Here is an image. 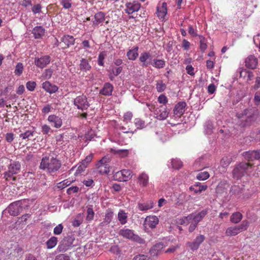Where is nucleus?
<instances>
[{
	"instance_id": "nucleus-1",
	"label": "nucleus",
	"mask_w": 260,
	"mask_h": 260,
	"mask_svg": "<svg viewBox=\"0 0 260 260\" xmlns=\"http://www.w3.org/2000/svg\"><path fill=\"white\" fill-rule=\"evenodd\" d=\"M61 163L56 157L45 156L43 157L39 166L41 170H46L49 174L56 173L61 168Z\"/></svg>"
},
{
	"instance_id": "nucleus-2",
	"label": "nucleus",
	"mask_w": 260,
	"mask_h": 260,
	"mask_svg": "<svg viewBox=\"0 0 260 260\" xmlns=\"http://www.w3.org/2000/svg\"><path fill=\"white\" fill-rule=\"evenodd\" d=\"M253 170L252 164L241 162L235 166L233 171V175L235 178L239 179L243 176H249Z\"/></svg>"
},
{
	"instance_id": "nucleus-3",
	"label": "nucleus",
	"mask_w": 260,
	"mask_h": 260,
	"mask_svg": "<svg viewBox=\"0 0 260 260\" xmlns=\"http://www.w3.org/2000/svg\"><path fill=\"white\" fill-rule=\"evenodd\" d=\"M119 235L124 238L136 242L139 244H144L145 240L139 237L138 235L134 233L132 230L124 228L119 231Z\"/></svg>"
},
{
	"instance_id": "nucleus-4",
	"label": "nucleus",
	"mask_w": 260,
	"mask_h": 260,
	"mask_svg": "<svg viewBox=\"0 0 260 260\" xmlns=\"http://www.w3.org/2000/svg\"><path fill=\"white\" fill-rule=\"evenodd\" d=\"M75 238L72 236L64 237L59 243L56 250L58 252H63L71 249L73 246Z\"/></svg>"
},
{
	"instance_id": "nucleus-5",
	"label": "nucleus",
	"mask_w": 260,
	"mask_h": 260,
	"mask_svg": "<svg viewBox=\"0 0 260 260\" xmlns=\"http://www.w3.org/2000/svg\"><path fill=\"white\" fill-rule=\"evenodd\" d=\"M20 167V164L18 161H11L10 164L8 166V171L4 173L5 178L8 180L13 177V180H15V177H13V175L19 172Z\"/></svg>"
},
{
	"instance_id": "nucleus-6",
	"label": "nucleus",
	"mask_w": 260,
	"mask_h": 260,
	"mask_svg": "<svg viewBox=\"0 0 260 260\" xmlns=\"http://www.w3.org/2000/svg\"><path fill=\"white\" fill-rule=\"evenodd\" d=\"M159 219L155 215L147 216L143 223L144 230L148 232L150 229H155L158 224Z\"/></svg>"
},
{
	"instance_id": "nucleus-7",
	"label": "nucleus",
	"mask_w": 260,
	"mask_h": 260,
	"mask_svg": "<svg viewBox=\"0 0 260 260\" xmlns=\"http://www.w3.org/2000/svg\"><path fill=\"white\" fill-rule=\"evenodd\" d=\"M74 104L78 109L82 111L87 109L90 105L87 98L84 95L77 96L74 100Z\"/></svg>"
},
{
	"instance_id": "nucleus-8",
	"label": "nucleus",
	"mask_w": 260,
	"mask_h": 260,
	"mask_svg": "<svg viewBox=\"0 0 260 260\" xmlns=\"http://www.w3.org/2000/svg\"><path fill=\"white\" fill-rule=\"evenodd\" d=\"M51 61V57L48 55L36 57L35 58L34 63L38 68L44 69L46 67Z\"/></svg>"
},
{
	"instance_id": "nucleus-9",
	"label": "nucleus",
	"mask_w": 260,
	"mask_h": 260,
	"mask_svg": "<svg viewBox=\"0 0 260 260\" xmlns=\"http://www.w3.org/2000/svg\"><path fill=\"white\" fill-rule=\"evenodd\" d=\"M9 213L14 216L18 215L22 211V207L20 201L11 203L7 208Z\"/></svg>"
},
{
	"instance_id": "nucleus-10",
	"label": "nucleus",
	"mask_w": 260,
	"mask_h": 260,
	"mask_svg": "<svg viewBox=\"0 0 260 260\" xmlns=\"http://www.w3.org/2000/svg\"><path fill=\"white\" fill-rule=\"evenodd\" d=\"M23 249L17 246L14 249L10 250L9 254L7 256V260H18V259L23 254Z\"/></svg>"
},
{
	"instance_id": "nucleus-11",
	"label": "nucleus",
	"mask_w": 260,
	"mask_h": 260,
	"mask_svg": "<svg viewBox=\"0 0 260 260\" xmlns=\"http://www.w3.org/2000/svg\"><path fill=\"white\" fill-rule=\"evenodd\" d=\"M169 113V110L166 107L164 106H160L156 108L154 111L155 118L159 120H162L166 119L168 116Z\"/></svg>"
},
{
	"instance_id": "nucleus-12",
	"label": "nucleus",
	"mask_w": 260,
	"mask_h": 260,
	"mask_svg": "<svg viewBox=\"0 0 260 260\" xmlns=\"http://www.w3.org/2000/svg\"><path fill=\"white\" fill-rule=\"evenodd\" d=\"M205 239V237L204 235H200L198 236L192 242H188L186 245L191 250L196 251L199 248Z\"/></svg>"
},
{
	"instance_id": "nucleus-13",
	"label": "nucleus",
	"mask_w": 260,
	"mask_h": 260,
	"mask_svg": "<svg viewBox=\"0 0 260 260\" xmlns=\"http://www.w3.org/2000/svg\"><path fill=\"white\" fill-rule=\"evenodd\" d=\"M139 60L142 63V66L147 67L151 64L153 60L150 52H144L140 54Z\"/></svg>"
},
{
	"instance_id": "nucleus-14",
	"label": "nucleus",
	"mask_w": 260,
	"mask_h": 260,
	"mask_svg": "<svg viewBox=\"0 0 260 260\" xmlns=\"http://www.w3.org/2000/svg\"><path fill=\"white\" fill-rule=\"evenodd\" d=\"M47 120L52 124L55 128H59L62 125V119L61 117L55 114H52L48 117Z\"/></svg>"
},
{
	"instance_id": "nucleus-15",
	"label": "nucleus",
	"mask_w": 260,
	"mask_h": 260,
	"mask_svg": "<svg viewBox=\"0 0 260 260\" xmlns=\"http://www.w3.org/2000/svg\"><path fill=\"white\" fill-rule=\"evenodd\" d=\"M243 156L248 161H253L260 158V152L258 150L245 151L243 153Z\"/></svg>"
},
{
	"instance_id": "nucleus-16",
	"label": "nucleus",
	"mask_w": 260,
	"mask_h": 260,
	"mask_svg": "<svg viewBox=\"0 0 260 260\" xmlns=\"http://www.w3.org/2000/svg\"><path fill=\"white\" fill-rule=\"evenodd\" d=\"M245 66L250 69H254L258 64V60L254 55H249L245 60Z\"/></svg>"
},
{
	"instance_id": "nucleus-17",
	"label": "nucleus",
	"mask_w": 260,
	"mask_h": 260,
	"mask_svg": "<svg viewBox=\"0 0 260 260\" xmlns=\"http://www.w3.org/2000/svg\"><path fill=\"white\" fill-rule=\"evenodd\" d=\"M186 104L184 102H180L177 103L174 109V114L177 117H180L185 112V108Z\"/></svg>"
},
{
	"instance_id": "nucleus-18",
	"label": "nucleus",
	"mask_w": 260,
	"mask_h": 260,
	"mask_svg": "<svg viewBox=\"0 0 260 260\" xmlns=\"http://www.w3.org/2000/svg\"><path fill=\"white\" fill-rule=\"evenodd\" d=\"M141 5L138 3H129L126 5V9L125 10L126 13L131 14L134 12H137L140 9Z\"/></svg>"
},
{
	"instance_id": "nucleus-19",
	"label": "nucleus",
	"mask_w": 260,
	"mask_h": 260,
	"mask_svg": "<svg viewBox=\"0 0 260 260\" xmlns=\"http://www.w3.org/2000/svg\"><path fill=\"white\" fill-rule=\"evenodd\" d=\"M113 88L114 87L112 84L109 82L105 83L100 91V94L105 96H110L112 95Z\"/></svg>"
},
{
	"instance_id": "nucleus-20",
	"label": "nucleus",
	"mask_w": 260,
	"mask_h": 260,
	"mask_svg": "<svg viewBox=\"0 0 260 260\" xmlns=\"http://www.w3.org/2000/svg\"><path fill=\"white\" fill-rule=\"evenodd\" d=\"M94 20L93 21V26H98L99 24H102L105 20V14L103 12H99L95 14L94 16Z\"/></svg>"
},
{
	"instance_id": "nucleus-21",
	"label": "nucleus",
	"mask_w": 260,
	"mask_h": 260,
	"mask_svg": "<svg viewBox=\"0 0 260 260\" xmlns=\"http://www.w3.org/2000/svg\"><path fill=\"white\" fill-rule=\"evenodd\" d=\"M153 207V202L148 201L145 202H139L137 205L138 209L141 211H147Z\"/></svg>"
},
{
	"instance_id": "nucleus-22",
	"label": "nucleus",
	"mask_w": 260,
	"mask_h": 260,
	"mask_svg": "<svg viewBox=\"0 0 260 260\" xmlns=\"http://www.w3.org/2000/svg\"><path fill=\"white\" fill-rule=\"evenodd\" d=\"M42 88L47 92L53 93L58 90V87L54 84H52L49 81H45L42 84Z\"/></svg>"
},
{
	"instance_id": "nucleus-23",
	"label": "nucleus",
	"mask_w": 260,
	"mask_h": 260,
	"mask_svg": "<svg viewBox=\"0 0 260 260\" xmlns=\"http://www.w3.org/2000/svg\"><path fill=\"white\" fill-rule=\"evenodd\" d=\"M207 214V211L206 210H203L197 214L192 213L190 214V216H191V221L197 224H198V223L202 220Z\"/></svg>"
},
{
	"instance_id": "nucleus-24",
	"label": "nucleus",
	"mask_w": 260,
	"mask_h": 260,
	"mask_svg": "<svg viewBox=\"0 0 260 260\" xmlns=\"http://www.w3.org/2000/svg\"><path fill=\"white\" fill-rule=\"evenodd\" d=\"M60 40L66 45L64 48L69 47L71 45H74L75 42V39L72 36L69 35H64Z\"/></svg>"
},
{
	"instance_id": "nucleus-25",
	"label": "nucleus",
	"mask_w": 260,
	"mask_h": 260,
	"mask_svg": "<svg viewBox=\"0 0 260 260\" xmlns=\"http://www.w3.org/2000/svg\"><path fill=\"white\" fill-rule=\"evenodd\" d=\"M138 183L141 186H146L149 182V176L145 173H142L139 175L138 178Z\"/></svg>"
},
{
	"instance_id": "nucleus-26",
	"label": "nucleus",
	"mask_w": 260,
	"mask_h": 260,
	"mask_svg": "<svg viewBox=\"0 0 260 260\" xmlns=\"http://www.w3.org/2000/svg\"><path fill=\"white\" fill-rule=\"evenodd\" d=\"M139 47L135 46L133 49L129 50L126 53V56L129 60H135L138 56Z\"/></svg>"
},
{
	"instance_id": "nucleus-27",
	"label": "nucleus",
	"mask_w": 260,
	"mask_h": 260,
	"mask_svg": "<svg viewBox=\"0 0 260 260\" xmlns=\"http://www.w3.org/2000/svg\"><path fill=\"white\" fill-rule=\"evenodd\" d=\"M32 33L36 39H40L44 35L45 29L42 26H37L33 28Z\"/></svg>"
},
{
	"instance_id": "nucleus-28",
	"label": "nucleus",
	"mask_w": 260,
	"mask_h": 260,
	"mask_svg": "<svg viewBox=\"0 0 260 260\" xmlns=\"http://www.w3.org/2000/svg\"><path fill=\"white\" fill-rule=\"evenodd\" d=\"M167 13V3H163L161 7H158L157 9V16L160 19H164Z\"/></svg>"
},
{
	"instance_id": "nucleus-29",
	"label": "nucleus",
	"mask_w": 260,
	"mask_h": 260,
	"mask_svg": "<svg viewBox=\"0 0 260 260\" xmlns=\"http://www.w3.org/2000/svg\"><path fill=\"white\" fill-rule=\"evenodd\" d=\"M79 68L81 71L86 72L91 69V67L86 59L82 58L80 60Z\"/></svg>"
},
{
	"instance_id": "nucleus-30",
	"label": "nucleus",
	"mask_w": 260,
	"mask_h": 260,
	"mask_svg": "<svg viewBox=\"0 0 260 260\" xmlns=\"http://www.w3.org/2000/svg\"><path fill=\"white\" fill-rule=\"evenodd\" d=\"M239 231L237 226H232L229 227L225 231V235L227 236L231 237L237 235L239 234Z\"/></svg>"
},
{
	"instance_id": "nucleus-31",
	"label": "nucleus",
	"mask_w": 260,
	"mask_h": 260,
	"mask_svg": "<svg viewBox=\"0 0 260 260\" xmlns=\"http://www.w3.org/2000/svg\"><path fill=\"white\" fill-rule=\"evenodd\" d=\"M21 133L19 135V138L22 140H30L31 137L34 136L35 132L31 130H26L23 132L20 131Z\"/></svg>"
},
{
	"instance_id": "nucleus-32",
	"label": "nucleus",
	"mask_w": 260,
	"mask_h": 260,
	"mask_svg": "<svg viewBox=\"0 0 260 260\" xmlns=\"http://www.w3.org/2000/svg\"><path fill=\"white\" fill-rule=\"evenodd\" d=\"M153 67L159 69L164 68L166 66V61L164 59H153L151 64Z\"/></svg>"
},
{
	"instance_id": "nucleus-33",
	"label": "nucleus",
	"mask_w": 260,
	"mask_h": 260,
	"mask_svg": "<svg viewBox=\"0 0 260 260\" xmlns=\"http://www.w3.org/2000/svg\"><path fill=\"white\" fill-rule=\"evenodd\" d=\"M242 214L239 212H236L232 214L230 217V220L234 223H238L242 219Z\"/></svg>"
},
{
	"instance_id": "nucleus-34",
	"label": "nucleus",
	"mask_w": 260,
	"mask_h": 260,
	"mask_svg": "<svg viewBox=\"0 0 260 260\" xmlns=\"http://www.w3.org/2000/svg\"><path fill=\"white\" fill-rule=\"evenodd\" d=\"M118 219L120 223L123 225L127 222V215L123 210H120L118 213Z\"/></svg>"
},
{
	"instance_id": "nucleus-35",
	"label": "nucleus",
	"mask_w": 260,
	"mask_h": 260,
	"mask_svg": "<svg viewBox=\"0 0 260 260\" xmlns=\"http://www.w3.org/2000/svg\"><path fill=\"white\" fill-rule=\"evenodd\" d=\"M58 242V239L56 237H51L47 242L46 245L48 249H51L54 247Z\"/></svg>"
},
{
	"instance_id": "nucleus-36",
	"label": "nucleus",
	"mask_w": 260,
	"mask_h": 260,
	"mask_svg": "<svg viewBox=\"0 0 260 260\" xmlns=\"http://www.w3.org/2000/svg\"><path fill=\"white\" fill-rule=\"evenodd\" d=\"M196 189L194 192L196 193H200L203 191H205L207 188V185L206 184H202L201 183H198L195 185Z\"/></svg>"
},
{
	"instance_id": "nucleus-37",
	"label": "nucleus",
	"mask_w": 260,
	"mask_h": 260,
	"mask_svg": "<svg viewBox=\"0 0 260 260\" xmlns=\"http://www.w3.org/2000/svg\"><path fill=\"white\" fill-rule=\"evenodd\" d=\"M113 215V212L112 210H108L106 213L105 217L103 223L106 224H109L112 220Z\"/></svg>"
},
{
	"instance_id": "nucleus-38",
	"label": "nucleus",
	"mask_w": 260,
	"mask_h": 260,
	"mask_svg": "<svg viewBox=\"0 0 260 260\" xmlns=\"http://www.w3.org/2000/svg\"><path fill=\"white\" fill-rule=\"evenodd\" d=\"M167 88L166 85L163 83L162 80H158L156 84V89L157 92H162L164 91Z\"/></svg>"
},
{
	"instance_id": "nucleus-39",
	"label": "nucleus",
	"mask_w": 260,
	"mask_h": 260,
	"mask_svg": "<svg viewBox=\"0 0 260 260\" xmlns=\"http://www.w3.org/2000/svg\"><path fill=\"white\" fill-rule=\"evenodd\" d=\"M214 126L212 121H208L206 122L205 125V131L206 134L210 135L213 132Z\"/></svg>"
},
{
	"instance_id": "nucleus-40",
	"label": "nucleus",
	"mask_w": 260,
	"mask_h": 260,
	"mask_svg": "<svg viewBox=\"0 0 260 260\" xmlns=\"http://www.w3.org/2000/svg\"><path fill=\"white\" fill-rule=\"evenodd\" d=\"M24 66L22 63L19 62L16 66L14 74L16 75L19 76L22 74Z\"/></svg>"
},
{
	"instance_id": "nucleus-41",
	"label": "nucleus",
	"mask_w": 260,
	"mask_h": 260,
	"mask_svg": "<svg viewBox=\"0 0 260 260\" xmlns=\"http://www.w3.org/2000/svg\"><path fill=\"white\" fill-rule=\"evenodd\" d=\"M98 171L101 174H108L110 172L108 165H98Z\"/></svg>"
},
{
	"instance_id": "nucleus-42",
	"label": "nucleus",
	"mask_w": 260,
	"mask_h": 260,
	"mask_svg": "<svg viewBox=\"0 0 260 260\" xmlns=\"http://www.w3.org/2000/svg\"><path fill=\"white\" fill-rule=\"evenodd\" d=\"M191 216L189 214L187 216H184L179 220L178 223L182 225H187L191 221Z\"/></svg>"
},
{
	"instance_id": "nucleus-43",
	"label": "nucleus",
	"mask_w": 260,
	"mask_h": 260,
	"mask_svg": "<svg viewBox=\"0 0 260 260\" xmlns=\"http://www.w3.org/2000/svg\"><path fill=\"white\" fill-rule=\"evenodd\" d=\"M182 166V163L180 160L178 159H172L171 160V166L175 169H179Z\"/></svg>"
},
{
	"instance_id": "nucleus-44",
	"label": "nucleus",
	"mask_w": 260,
	"mask_h": 260,
	"mask_svg": "<svg viewBox=\"0 0 260 260\" xmlns=\"http://www.w3.org/2000/svg\"><path fill=\"white\" fill-rule=\"evenodd\" d=\"M249 225V222L246 220L242 221L241 223L239 225H237L240 233L247 229Z\"/></svg>"
},
{
	"instance_id": "nucleus-45",
	"label": "nucleus",
	"mask_w": 260,
	"mask_h": 260,
	"mask_svg": "<svg viewBox=\"0 0 260 260\" xmlns=\"http://www.w3.org/2000/svg\"><path fill=\"white\" fill-rule=\"evenodd\" d=\"M134 124L137 129H142L145 126V121L140 118H135L134 120Z\"/></svg>"
},
{
	"instance_id": "nucleus-46",
	"label": "nucleus",
	"mask_w": 260,
	"mask_h": 260,
	"mask_svg": "<svg viewBox=\"0 0 260 260\" xmlns=\"http://www.w3.org/2000/svg\"><path fill=\"white\" fill-rule=\"evenodd\" d=\"M209 177V174L207 171L199 173L197 176V178L199 180H205Z\"/></svg>"
},
{
	"instance_id": "nucleus-47",
	"label": "nucleus",
	"mask_w": 260,
	"mask_h": 260,
	"mask_svg": "<svg viewBox=\"0 0 260 260\" xmlns=\"http://www.w3.org/2000/svg\"><path fill=\"white\" fill-rule=\"evenodd\" d=\"M73 180H71L69 179L64 180L63 181H62L58 183V187L59 188H61V189H63V188L66 187L67 186L70 185L73 182Z\"/></svg>"
},
{
	"instance_id": "nucleus-48",
	"label": "nucleus",
	"mask_w": 260,
	"mask_h": 260,
	"mask_svg": "<svg viewBox=\"0 0 260 260\" xmlns=\"http://www.w3.org/2000/svg\"><path fill=\"white\" fill-rule=\"evenodd\" d=\"M94 215V212L91 207H88L87 209L86 220L91 221L93 220Z\"/></svg>"
},
{
	"instance_id": "nucleus-49",
	"label": "nucleus",
	"mask_w": 260,
	"mask_h": 260,
	"mask_svg": "<svg viewBox=\"0 0 260 260\" xmlns=\"http://www.w3.org/2000/svg\"><path fill=\"white\" fill-rule=\"evenodd\" d=\"M53 73V70L51 69H48L45 70L44 72L42 74V77L46 79H50Z\"/></svg>"
},
{
	"instance_id": "nucleus-50",
	"label": "nucleus",
	"mask_w": 260,
	"mask_h": 260,
	"mask_svg": "<svg viewBox=\"0 0 260 260\" xmlns=\"http://www.w3.org/2000/svg\"><path fill=\"white\" fill-rule=\"evenodd\" d=\"M41 131L43 135H47L49 133L52 132V131L50 126L47 124H44L41 126Z\"/></svg>"
},
{
	"instance_id": "nucleus-51",
	"label": "nucleus",
	"mask_w": 260,
	"mask_h": 260,
	"mask_svg": "<svg viewBox=\"0 0 260 260\" xmlns=\"http://www.w3.org/2000/svg\"><path fill=\"white\" fill-rule=\"evenodd\" d=\"M106 56V54L104 52H101L98 56V63L99 66H104V60Z\"/></svg>"
},
{
	"instance_id": "nucleus-52",
	"label": "nucleus",
	"mask_w": 260,
	"mask_h": 260,
	"mask_svg": "<svg viewBox=\"0 0 260 260\" xmlns=\"http://www.w3.org/2000/svg\"><path fill=\"white\" fill-rule=\"evenodd\" d=\"M231 192L232 193V194L239 195L242 193V189L238 186H234L232 187L231 189Z\"/></svg>"
},
{
	"instance_id": "nucleus-53",
	"label": "nucleus",
	"mask_w": 260,
	"mask_h": 260,
	"mask_svg": "<svg viewBox=\"0 0 260 260\" xmlns=\"http://www.w3.org/2000/svg\"><path fill=\"white\" fill-rule=\"evenodd\" d=\"M121 174L125 178L124 180L129 179L132 177V172L129 170H123L121 171Z\"/></svg>"
},
{
	"instance_id": "nucleus-54",
	"label": "nucleus",
	"mask_w": 260,
	"mask_h": 260,
	"mask_svg": "<svg viewBox=\"0 0 260 260\" xmlns=\"http://www.w3.org/2000/svg\"><path fill=\"white\" fill-rule=\"evenodd\" d=\"M26 88L29 91H34L36 87V83L34 81H28L26 84Z\"/></svg>"
},
{
	"instance_id": "nucleus-55",
	"label": "nucleus",
	"mask_w": 260,
	"mask_h": 260,
	"mask_svg": "<svg viewBox=\"0 0 260 260\" xmlns=\"http://www.w3.org/2000/svg\"><path fill=\"white\" fill-rule=\"evenodd\" d=\"M60 3L64 9H69L72 7L71 0H61Z\"/></svg>"
},
{
	"instance_id": "nucleus-56",
	"label": "nucleus",
	"mask_w": 260,
	"mask_h": 260,
	"mask_svg": "<svg viewBox=\"0 0 260 260\" xmlns=\"http://www.w3.org/2000/svg\"><path fill=\"white\" fill-rule=\"evenodd\" d=\"M63 225L62 224H59L56 226H55L53 230V233L55 235H60L63 230Z\"/></svg>"
},
{
	"instance_id": "nucleus-57",
	"label": "nucleus",
	"mask_w": 260,
	"mask_h": 260,
	"mask_svg": "<svg viewBox=\"0 0 260 260\" xmlns=\"http://www.w3.org/2000/svg\"><path fill=\"white\" fill-rule=\"evenodd\" d=\"M157 101L159 103L164 105H165L168 103V99L164 94H161L158 96Z\"/></svg>"
},
{
	"instance_id": "nucleus-58",
	"label": "nucleus",
	"mask_w": 260,
	"mask_h": 260,
	"mask_svg": "<svg viewBox=\"0 0 260 260\" xmlns=\"http://www.w3.org/2000/svg\"><path fill=\"white\" fill-rule=\"evenodd\" d=\"M133 116V113L131 112H126L123 116V121L127 123L131 120Z\"/></svg>"
},
{
	"instance_id": "nucleus-59",
	"label": "nucleus",
	"mask_w": 260,
	"mask_h": 260,
	"mask_svg": "<svg viewBox=\"0 0 260 260\" xmlns=\"http://www.w3.org/2000/svg\"><path fill=\"white\" fill-rule=\"evenodd\" d=\"M54 260H70L68 255L60 254L55 256Z\"/></svg>"
},
{
	"instance_id": "nucleus-60",
	"label": "nucleus",
	"mask_w": 260,
	"mask_h": 260,
	"mask_svg": "<svg viewBox=\"0 0 260 260\" xmlns=\"http://www.w3.org/2000/svg\"><path fill=\"white\" fill-rule=\"evenodd\" d=\"M42 9V6L40 4L34 5L31 9L32 12L34 14L40 13Z\"/></svg>"
},
{
	"instance_id": "nucleus-61",
	"label": "nucleus",
	"mask_w": 260,
	"mask_h": 260,
	"mask_svg": "<svg viewBox=\"0 0 260 260\" xmlns=\"http://www.w3.org/2000/svg\"><path fill=\"white\" fill-rule=\"evenodd\" d=\"M163 244L161 243H158L155 245L151 249V253L155 254L156 253L153 252V251L158 252L160 249L162 248Z\"/></svg>"
},
{
	"instance_id": "nucleus-62",
	"label": "nucleus",
	"mask_w": 260,
	"mask_h": 260,
	"mask_svg": "<svg viewBox=\"0 0 260 260\" xmlns=\"http://www.w3.org/2000/svg\"><path fill=\"white\" fill-rule=\"evenodd\" d=\"M86 167H87L86 165L85 164H83L81 162L76 170V174L81 173L82 172H83L85 170Z\"/></svg>"
},
{
	"instance_id": "nucleus-63",
	"label": "nucleus",
	"mask_w": 260,
	"mask_h": 260,
	"mask_svg": "<svg viewBox=\"0 0 260 260\" xmlns=\"http://www.w3.org/2000/svg\"><path fill=\"white\" fill-rule=\"evenodd\" d=\"M122 71V67H119L117 68H113L111 70V72L115 76H117L121 73Z\"/></svg>"
},
{
	"instance_id": "nucleus-64",
	"label": "nucleus",
	"mask_w": 260,
	"mask_h": 260,
	"mask_svg": "<svg viewBox=\"0 0 260 260\" xmlns=\"http://www.w3.org/2000/svg\"><path fill=\"white\" fill-rule=\"evenodd\" d=\"M52 108L50 105H46L42 109V112L43 114H47L51 112Z\"/></svg>"
}]
</instances>
